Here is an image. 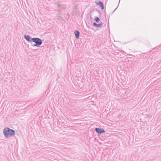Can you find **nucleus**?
<instances>
[{"label": "nucleus", "instance_id": "obj_1", "mask_svg": "<svg viewBox=\"0 0 161 161\" xmlns=\"http://www.w3.org/2000/svg\"><path fill=\"white\" fill-rule=\"evenodd\" d=\"M3 133L5 136L7 138L15 135L14 131L8 127H6L4 129Z\"/></svg>", "mask_w": 161, "mask_h": 161}, {"label": "nucleus", "instance_id": "obj_2", "mask_svg": "<svg viewBox=\"0 0 161 161\" xmlns=\"http://www.w3.org/2000/svg\"><path fill=\"white\" fill-rule=\"evenodd\" d=\"M32 41L35 43L32 46L37 47H39L42 43V40L38 38H33Z\"/></svg>", "mask_w": 161, "mask_h": 161}, {"label": "nucleus", "instance_id": "obj_3", "mask_svg": "<svg viewBox=\"0 0 161 161\" xmlns=\"http://www.w3.org/2000/svg\"><path fill=\"white\" fill-rule=\"evenodd\" d=\"M95 130L96 131L98 134H102L105 132L104 130L103 129H99L98 128H96Z\"/></svg>", "mask_w": 161, "mask_h": 161}, {"label": "nucleus", "instance_id": "obj_4", "mask_svg": "<svg viewBox=\"0 0 161 161\" xmlns=\"http://www.w3.org/2000/svg\"><path fill=\"white\" fill-rule=\"evenodd\" d=\"M24 38L28 42H31L32 41L33 38H32L31 36L28 35H25L24 36Z\"/></svg>", "mask_w": 161, "mask_h": 161}, {"label": "nucleus", "instance_id": "obj_5", "mask_svg": "<svg viewBox=\"0 0 161 161\" xmlns=\"http://www.w3.org/2000/svg\"><path fill=\"white\" fill-rule=\"evenodd\" d=\"M96 3L98 5L100 6L102 9H104V5L103 3L100 1H98Z\"/></svg>", "mask_w": 161, "mask_h": 161}, {"label": "nucleus", "instance_id": "obj_6", "mask_svg": "<svg viewBox=\"0 0 161 161\" xmlns=\"http://www.w3.org/2000/svg\"><path fill=\"white\" fill-rule=\"evenodd\" d=\"M74 34L75 35V37L76 39H78L80 36V32L79 31H75Z\"/></svg>", "mask_w": 161, "mask_h": 161}, {"label": "nucleus", "instance_id": "obj_7", "mask_svg": "<svg viewBox=\"0 0 161 161\" xmlns=\"http://www.w3.org/2000/svg\"><path fill=\"white\" fill-rule=\"evenodd\" d=\"M93 25L97 27H100V26H101L102 24V22L100 23L99 24H97L96 23H93Z\"/></svg>", "mask_w": 161, "mask_h": 161}, {"label": "nucleus", "instance_id": "obj_8", "mask_svg": "<svg viewBox=\"0 0 161 161\" xmlns=\"http://www.w3.org/2000/svg\"><path fill=\"white\" fill-rule=\"evenodd\" d=\"M58 6L60 8V9H65L64 6V5H63L60 3H58L57 4Z\"/></svg>", "mask_w": 161, "mask_h": 161}, {"label": "nucleus", "instance_id": "obj_9", "mask_svg": "<svg viewBox=\"0 0 161 161\" xmlns=\"http://www.w3.org/2000/svg\"><path fill=\"white\" fill-rule=\"evenodd\" d=\"M94 19L97 22H98L100 21V19L98 17L96 16L95 17Z\"/></svg>", "mask_w": 161, "mask_h": 161}, {"label": "nucleus", "instance_id": "obj_10", "mask_svg": "<svg viewBox=\"0 0 161 161\" xmlns=\"http://www.w3.org/2000/svg\"><path fill=\"white\" fill-rule=\"evenodd\" d=\"M58 18L59 19H62V17L60 16H58Z\"/></svg>", "mask_w": 161, "mask_h": 161}, {"label": "nucleus", "instance_id": "obj_11", "mask_svg": "<svg viewBox=\"0 0 161 161\" xmlns=\"http://www.w3.org/2000/svg\"><path fill=\"white\" fill-rule=\"evenodd\" d=\"M117 7L116 8H115V9L114 10V11L117 9Z\"/></svg>", "mask_w": 161, "mask_h": 161}, {"label": "nucleus", "instance_id": "obj_12", "mask_svg": "<svg viewBox=\"0 0 161 161\" xmlns=\"http://www.w3.org/2000/svg\"><path fill=\"white\" fill-rule=\"evenodd\" d=\"M120 1V0H119V4H118V5H119V2Z\"/></svg>", "mask_w": 161, "mask_h": 161}]
</instances>
